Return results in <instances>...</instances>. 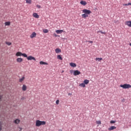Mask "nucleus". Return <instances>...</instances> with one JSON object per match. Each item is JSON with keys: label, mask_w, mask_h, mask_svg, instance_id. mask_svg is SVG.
<instances>
[{"label": "nucleus", "mask_w": 131, "mask_h": 131, "mask_svg": "<svg viewBox=\"0 0 131 131\" xmlns=\"http://www.w3.org/2000/svg\"><path fill=\"white\" fill-rule=\"evenodd\" d=\"M46 124L47 122L45 121H40L39 120H37L36 121L35 125L37 127H39V126H40L41 125H46Z\"/></svg>", "instance_id": "1"}, {"label": "nucleus", "mask_w": 131, "mask_h": 131, "mask_svg": "<svg viewBox=\"0 0 131 131\" xmlns=\"http://www.w3.org/2000/svg\"><path fill=\"white\" fill-rule=\"evenodd\" d=\"M15 56L16 57H21V56H23L25 58H27V54L25 53H22L21 52H18L16 53Z\"/></svg>", "instance_id": "2"}, {"label": "nucleus", "mask_w": 131, "mask_h": 131, "mask_svg": "<svg viewBox=\"0 0 131 131\" xmlns=\"http://www.w3.org/2000/svg\"><path fill=\"white\" fill-rule=\"evenodd\" d=\"M120 86V88H122V89H124L131 88V85L129 84H121Z\"/></svg>", "instance_id": "3"}, {"label": "nucleus", "mask_w": 131, "mask_h": 131, "mask_svg": "<svg viewBox=\"0 0 131 131\" xmlns=\"http://www.w3.org/2000/svg\"><path fill=\"white\" fill-rule=\"evenodd\" d=\"M82 13H84V14H86L87 15H90V14L92 13V11H91L90 10L85 9L82 10Z\"/></svg>", "instance_id": "4"}, {"label": "nucleus", "mask_w": 131, "mask_h": 131, "mask_svg": "<svg viewBox=\"0 0 131 131\" xmlns=\"http://www.w3.org/2000/svg\"><path fill=\"white\" fill-rule=\"evenodd\" d=\"M27 59L28 60L31 61V60H33L34 61H36V59H35V57L32 56H29L27 57Z\"/></svg>", "instance_id": "5"}, {"label": "nucleus", "mask_w": 131, "mask_h": 131, "mask_svg": "<svg viewBox=\"0 0 131 131\" xmlns=\"http://www.w3.org/2000/svg\"><path fill=\"white\" fill-rule=\"evenodd\" d=\"M80 72L78 70H75V71H74V75L75 76H76V75H79V74H80Z\"/></svg>", "instance_id": "6"}, {"label": "nucleus", "mask_w": 131, "mask_h": 131, "mask_svg": "<svg viewBox=\"0 0 131 131\" xmlns=\"http://www.w3.org/2000/svg\"><path fill=\"white\" fill-rule=\"evenodd\" d=\"M36 37V33L35 32H33L32 34L30 35V38H34V37Z\"/></svg>", "instance_id": "7"}, {"label": "nucleus", "mask_w": 131, "mask_h": 131, "mask_svg": "<svg viewBox=\"0 0 131 131\" xmlns=\"http://www.w3.org/2000/svg\"><path fill=\"white\" fill-rule=\"evenodd\" d=\"M55 32H56L57 34H61V33L64 32V31L63 30H56Z\"/></svg>", "instance_id": "8"}, {"label": "nucleus", "mask_w": 131, "mask_h": 131, "mask_svg": "<svg viewBox=\"0 0 131 131\" xmlns=\"http://www.w3.org/2000/svg\"><path fill=\"white\" fill-rule=\"evenodd\" d=\"M21 90L24 92H25V91H26L27 90V86H26V85H25V84H23V86L21 88Z\"/></svg>", "instance_id": "9"}, {"label": "nucleus", "mask_w": 131, "mask_h": 131, "mask_svg": "<svg viewBox=\"0 0 131 131\" xmlns=\"http://www.w3.org/2000/svg\"><path fill=\"white\" fill-rule=\"evenodd\" d=\"M16 62L17 63H21V62H23V59L21 58H17L16 59Z\"/></svg>", "instance_id": "10"}, {"label": "nucleus", "mask_w": 131, "mask_h": 131, "mask_svg": "<svg viewBox=\"0 0 131 131\" xmlns=\"http://www.w3.org/2000/svg\"><path fill=\"white\" fill-rule=\"evenodd\" d=\"M125 25L128 26V27H131V21H127L125 22Z\"/></svg>", "instance_id": "11"}, {"label": "nucleus", "mask_w": 131, "mask_h": 131, "mask_svg": "<svg viewBox=\"0 0 131 131\" xmlns=\"http://www.w3.org/2000/svg\"><path fill=\"white\" fill-rule=\"evenodd\" d=\"M61 52L62 51L60 49L56 48L55 49V52L56 53V54H59V53H61Z\"/></svg>", "instance_id": "12"}, {"label": "nucleus", "mask_w": 131, "mask_h": 131, "mask_svg": "<svg viewBox=\"0 0 131 131\" xmlns=\"http://www.w3.org/2000/svg\"><path fill=\"white\" fill-rule=\"evenodd\" d=\"M33 16L34 18H39V15H38V14H37V13H34L33 14Z\"/></svg>", "instance_id": "13"}, {"label": "nucleus", "mask_w": 131, "mask_h": 131, "mask_svg": "<svg viewBox=\"0 0 131 131\" xmlns=\"http://www.w3.org/2000/svg\"><path fill=\"white\" fill-rule=\"evenodd\" d=\"M24 79H25V76H23L21 78H19V82H23L24 81Z\"/></svg>", "instance_id": "14"}, {"label": "nucleus", "mask_w": 131, "mask_h": 131, "mask_svg": "<svg viewBox=\"0 0 131 131\" xmlns=\"http://www.w3.org/2000/svg\"><path fill=\"white\" fill-rule=\"evenodd\" d=\"M82 18H83L84 19H85V18H87V17H89V15L86 14L85 13H84L81 15Z\"/></svg>", "instance_id": "15"}, {"label": "nucleus", "mask_w": 131, "mask_h": 131, "mask_svg": "<svg viewBox=\"0 0 131 131\" xmlns=\"http://www.w3.org/2000/svg\"><path fill=\"white\" fill-rule=\"evenodd\" d=\"M70 66L71 67H74V68L76 67V64L75 63H74V62H70Z\"/></svg>", "instance_id": "16"}, {"label": "nucleus", "mask_w": 131, "mask_h": 131, "mask_svg": "<svg viewBox=\"0 0 131 131\" xmlns=\"http://www.w3.org/2000/svg\"><path fill=\"white\" fill-rule=\"evenodd\" d=\"M14 123L15 124H18V123H20V120L18 119H16L14 121Z\"/></svg>", "instance_id": "17"}, {"label": "nucleus", "mask_w": 131, "mask_h": 131, "mask_svg": "<svg viewBox=\"0 0 131 131\" xmlns=\"http://www.w3.org/2000/svg\"><path fill=\"white\" fill-rule=\"evenodd\" d=\"M80 4H81V5H82V6H85L87 3L86 2L84 1H82L80 2Z\"/></svg>", "instance_id": "18"}, {"label": "nucleus", "mask_w": 131, "mask_h": 131, "mask_svg": "<svg viewBox=\"0 0 131 131\" xmlns=\"http://www.w3.org/2000/svg\"><path fill=\"white\" fill-rule=\"evenodd\" d=\"M39 63L40 65H48L49 64V63H48L47 62H43V61H40Z\"/></svg>", "instance_id": "19"}, {"label": "nucleus", "mask_w": 131, "mask_h": 131, "mask_svg": "<svg viewBox=\"0 0 131 131\" xmlns=\"http://www.w3.org/2000/svg\"><path fill=\"white\" fill-rule=\"evenodd\" d=\"M116 127L115 126H112L111 127L108 128V130H113V129H115Z\"/></svg>", "instance_id": "20"}, {"label": "nucleus", "mask_w": 131, "mask_h": 131, "mask_svg": "<svg viewBox=\"0 0 131 131\" xmlns=\"http://www.w3.org/2000/svg\"><path fill=\"white\" fill-rule=\"evenodd\" d=\"M83 82H84V84H89V83H90V80H89L88 79H85L83 81Z\"/></svg>", "instance_id": "21"}, {"label": "nucleus", "mask_w": 131, "mask_h": 131, "mask_svg": "<svg viewBox=\"0 0 131 131\" xmlns=\"http://www.w3.org/2000/svg\"><path fill=\"white\" fill-rule=\"evenodd\" d=\"M5 26H10L11 25V23L10 21H6L5 23Z\"/></svg>", "instance_id": "22"}, {"label": "nucleus", "mask_w": 131, "mask_h": 131, "mask_svg": "<svg viewBox=\"0 0 131 131\" xmlns=\"http://www.w3.org/2000/svg\"><path fill=\"white\" fill-rule=\"evenodd\" d=\"M57 58L58 59V60H63V58H62V56L60 55H57Z\"/></svg>", "instance_id": "23"}, {"label": "nucleus", "mask_w": 131, "mask_h": 131, "mask_svg": "<svg viewBox=\"0 0 131 131\" xmlns=\"http://www.w3.org/2000/svg\"><path fill=\"white\" fill-rule=\"evenodd\" d=\"M96 61H98V62H100V61H102L103 60V58H95Z\"/></svg>", "instance_id": "24"}, {"label": "nucleus", "mask_w": 131, "mask_h": 131, "mask_svg": "<svg viewBox=\"0 0 131 131\" xmlns=\"http://www.w3.org/2000/svg\"><path fill=\"white\" fill-rule=\"evenodd\" d=\"M79 85L80 86H82V88H85V84H84V83H81Z\"/></svg>", "instance_id": "25"}, {"label": "nucleus", "mask_w": 131, "mask_h": 131, "mask_svg": "<svg viewBox=\"0 0 131 131\" xmlns=\"http://www.w3.org/2000/svg\"><path fill=\"white\" fill-rule=\"evenodd\" d=\"M27 4H29L31 5V3H32V1L31 0H26Z\"/></svg>", "instance_id": "26"}, {"label": "nucleus", "mask_w": 131, "mask_h": 131, "mask_svg": "<svg viewBox=\"0 0 131 131\" xmlns=\"http://www.w3.org/2000/svg\"><path fill=\"white\" fill-rule=\"evenodd\" d=\"M43 33H48L49 32V30L47 29L43 30Z\"/></svg>", "instance_id": "27"}, {"label": "nucleus", "mask_w": 131, "mask_h": 131, "mask_svg": "<svg viewBox=\"0 0 131 131\" xmlns=\"http://www.w3.org/2000/svg\"><path fill=\"white\" fill-rule=\"evenodd\" d=\"M99 32L102 33V34H106V32H103L102 31H98L97 32V33H99Z\"/></svg>", "instance_id": "28"}, {"label": "nucleus", "mask_w": 131, "mask_h": 131, "mask_svg": "<svg viewBox=\"0 0 131 131\" xmlns=\"http://www.w3.org/2000/svg\"><path fill=\"white\" fill-rule=\"evenodd\" d=\"M6 43L8 45V46H11V45H12V43L11 42H9V41H6Z\"/></svg>", "instance_id": "29"}, {"label": "nucleus", "mask_w": 131, "mask_h": 131, "mask_svg": "<svg viewBox=\"0 0 131 131\" xmlns=\"http://www.w3.org/2000/svg\"><path fill=\"white\" fill-rule=\"evenodd\" d=\"M123 6H131V3H129L128 4H123Z\"/></svg>", "instance_id": "30"}, {"label": "nucleus", "mask_w": 131, "mask_h": 131, "mask_svg": "<svg viewBox=\"0 0 131 131\" xmlns=\"http://www.w3.org/2000/svg\"><path fill=\"white\" fill-rule=\"evenodd\" d=\"M96 123H97V124H101V121H96Z\"/></svg>", "instance_id": "31"}, {"label": "nucleus", "mask_w": 131, "mask_h": 131, "mask_svg": "<svg viewBox=\"0 0 131 131\" xmlns=\"http://www.w3.org/2000/svg\"><path fill=\"white\" fill-rule=\"evenodd\" d=\"M60 101L59 100H57L56 101V104L57 105H59V103Z\"/></svg>", "instance_id": "32"}, {"label": "nucleus", "mask_w": 131, "mask_h": 131, "mask_svg": "<svg viewBox=\"0 0 131 131\" xmlns=\"http://www.w3.org/2000/svg\"><path fill=\"white\" fill-rule=\"evenodd\" d=\"M36 7L38 9H40V8H41V7L40 6V5H36Z\"/></svg>", "instance_id": "33"}, {"label": "nucleus", "mask_w": 131, "mask_h": 131, "mask_svg": "<svg viewBox=\"0 0 131 131\" xmlns=\"http://www.w3.org/2000/svg\"><path fill=\"white\" fill-rule=\"evenodd\" d=\"M116 122V121H113V120H112V121H110L111 123H115Z\"/></svg>", "instance_id": "34"}, {"label": "nucleus", "mask_w": 131, "mask_h": 131, "mask_svg": "<svg viewBox=\"0 0 131 131\" xmlns=\"http://www.w3.org/2000/svg\"><path fill=\"white\" fill-rule=\"evenodd\" d=\"M70 72H71V73H74V71L73 70H70Z\"/></svg>", "instance_id": "35"}, {"label": "nucleus", "mask_w": 131, "mask_h": 131, "mask_svg": "<svg viewBox=\"0 0 131 131\" xmlns=\"http://www.w3.org/2000/svg\"><path fill=\"white\" fill-rule=\"evenodd\" d=\"M53 35H54V36H55V37H57V36H58L57 35V34H56V33L53 34Z\"/></svg>", "instance_id": "36"}, {"label": "nucleus", "mask_w": 131, "mask_h": 131, "mask_svg": "<svg viewBox=\"0 0 131 131\" xmlns=\"http://www.w3.org/2000/svg\"><path fill=\"white\" fill-rule=\"evenodd\" d=\"M89 42H90V43H93V41H89Z\"/></svg>", "instance_id": "37"}, {"label": "nucleus", "mask_w": 131, "mask_h": 131, "mask_svg": "<svg viewBox=\"0 0 131 131\" xmlns=\"http://www.w3.org/2000/svg\"><path fill=\"white\" fill-rule=\"evenodd\" d=\"M19 131L22 130V128H21V127H19Z\"/></svg>", "instance_id": "38"}, {"label": "nucleus", "mask_w": 131, "mask_h": 131, "mask_svg": "<svg viewBox=\"0 0 131 131\" xmlns=\"http://www.w3.org/2000/svg\"><path fill=\"white\" fill-rule=\"evenodd\" d=\"M0 130H2V126H0Z\"/></svg>", "instance_id": "39"}, {"label": "nucleus", "mask_w": 131, "mask_h": 131, "mask_svg": "<svg viewBox=\"0 0 131 131\" xmlns=\"http://www.w3.org/2000/svg\"><path fill=\"white\" fill-rule=\"evenodd\" d=\"M1 99H2V98H1V97H0V100H1Z\"/></svg>", "instance_id": "40"}]
</instances>
